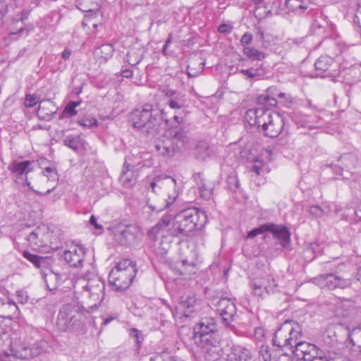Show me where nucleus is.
Listing matches in <instances>:
<instances>
[{"label":"nucleus","instance_id":"f257e3e1","mask_svg":"<svg viewBox=\"0 0 361 361\" xmlns=\"http://www.w3.org/2000/svg\"><path fill=\"white\" fill-rule=\"evenodd\" d=\"M152 196L147 200V207L157 212L169 209L176 201L182 189L181 183L168 176H157L151 181L148 187Z\"/></svg>","mask_w":361,"mask_h":361},{"label":"nucleus","instance_id":"f03ea898","mask_svg":"<svg viewBox=\"0 0 361 361\" xmlns=\"http://www.w3.org/2000/svg\"><path fill=\"white\" fill-rule=\"evenodd\" d=\"M130 120L134 128L140 129L148 137H154L160 128L161 121L166 123L169 122V118L164 109L159 110L150 104H146L142 109H135L130 115Z\"/></svg>","mask_w":361,"mask_h":361},{"label":"nucleus","instance_id":"7ed1b4c3","mask_svg":"<svg viewBox=\"0 0 361 361\" xmlns=\"http://www.w3.org/2000/svg\"><path fill=\"white\" fill-rule=\"evenodd\" d=\"M216 331V325L212 318L202 319L193 329L194 342L202 350L208 360H216L219 356L218 341L214 336Z\"/></svg>","mask_w":361,"mask_h":361},{"label":"nucleus","instance_id":"20e7f679","mask_svg":"<svg viewBox=\"0 0 361 361\" xmlns=\"http://www.w3.org/2000/svg\"><path fill=\"white\" fill-rule=\"evenodd\" d=\"M302 337V331L300 324L293 320H286L275 331L272 342L274 345L282 350H290Z\"/></svg>","mask_w":361,"mask_h":361},{"label":"nucleus","instance_id":"39448f33","mask_svg":"<svg viewBox=\"0 0 361 361\" xmlns=\"http://www.w3.org/2000/svg\"><path fill=\"white\" fill-rule=\"evenodd\" d=\"M135 264L128 259H123L109 274V285L116 290H123L131 284L136 274Z\"/></svg>","mask_w":361,"mask_h":361},{"label":"nucleus","instance_id":"423d86ee","mask_svg":"<svg viewBox=\"0 0 361 361\" xmlns=\"http://www.w3.org/2000/svg\"><path fill=\"white\" fill-rule=\"evenodd\" d=\"M206 218L204 212L196 209H187L176 214L174 220L177 236L188 235L190 232L200 228L206 223Z\"/></svg>","mask_w":361,"mask_h":361},{"label":"nucleus","instance_id":"0eeeda50","mask_svg":"<svg viewBox=\"0 0 361 361\" xmlns=\"http://www.w3.org/2000/svg\"><path fill=\"white\" fill-rule=\"evenodd\" d=\"M171 137L159 140L155 145L157 152L166 157H172L189 142L188 130L185 128H173Z\"/></svg>","mask_w":361,"mask_h":361},{"label":"nucleus","instance_id":"6e6552de","mask_svg":"<svg viewBox=\"0 0 361 361\" xmlns=\"http://www.w3.org/2000/svg\"><path fill=\"white\" fill-rule=\"evenodd\" d=\"M82 314L78 308L71 304L63 305L57 316L56 325L62 331H72L81 324Z\"/></svg>","mask_w":361,"mask_h":361},{"label":"nucleus","instance_id":"1a4fd4ad","mask_svg":"<svg viewBox=\"0 0 361 361\" xmlns=\"http://www.w3.org/2000/svg\"><path fill=\"white\" fill-rule=\"evenodd\" d=\"M174 217L175 214L172 213L167 212L164 214L154 226L148 231V237L152 240H155L159 235L161 238L168 235L177 237Z\"/></svg>","mask_w":361,"mask_h":361},{"label":"nucleus","instance_id":"9d476101","mask_svg":"<svg viewBox=\"0 0 361 361\" xmlns=\"http://www.w3.org/2000/svg\"><path fill=\"white\" fill-rule=\"evenodd\" d=\"M284 126L283 118L277 114L268 109L260 124L261 130L266 137H276L281 133Z\"/></svg>","mask_w":361,"mask_h":361},{"label":"nucleus","instance_id":"9b49d317","mask_svg":"<svg viewBox=\"0 0 361 361\" xmlns=\"http://www.w3.org/2000/svg\"><path fill=\"white\" fill-rule=\"evenodd\" d=\"M104 283L99 277H93L89 279L84 288L90 300L88 308L94 310L97 309L104 298Z\"/></svg>","mask_w":361,"mask_h":361},{"label":"nucleus","instance_id":"f8f14e48","mask_svg":"<svg viewBox=\"0 0 361 361\" xmlns=\"http://www.w3.org/2000/svg\"><path fill=\"white\" fill-rule=\"evenodd\" d=\"M140 233V229L135 225H124L116 230L114 238L121 245H131L136 243Z\"/></svg>","mask_w":361,"mask_h":361},{"label":"nucleus","instance_id":"ddd939ff","mask_svg":"<svg viewBox=\"0 0 361 361\" xmlns=\"http://www.w3.org/2000/svg\"><path fill=\"white\" fill-rule=\"evenodd\" d=\"M250 286L253 293L262 298L265 293H274V289L277 287V283L273 276L270 274L267 277L255 278L250 282Z\"/></svg>","mask_w":361,"mask_h":361},{"label":"nucleus","instance_id":"4468645a","mask_svg":"<svg viewBox=\"0 0 361 361\" xmlns=\"http://www.w3.org/2000/svg\"><path fill=\"white\" fill-rule=\"evenodd\" d=\"M314 280L318 285L322 287H326L329 290H334L336 288L343 289L350 284L348 279L334 274H322L315 278Z\"/></svg>","mask_w":361,"mask_h":361},{"label":"nucleus","instance_id":"2eb2a0df","mask_svg":"<svg viewBox=\"0 0 361 361\" xmlns=\"http://www.w3.org/2000/svg\"><path fill=\"white\" fill-rule=\"evenodd\" d=\"M317 75L322 78L336 77L338 64L329 56H321L314 63Z\"/></svg>","mask_w":361,"mask_h":361},{"label":"nucleus","instance_id":"dca6fc26","mask_svg":"<svg viewBox=\"0 0 361 361\" xmlns=\"http://www.w3.org/2000/svg\"><path fill=\"white\" fill-rule=\"evenodd\" d=\"M216 310L226 325L234 320L236 316L235 303L228 298H221L216 304Z\"/></svg>","mask_w":361,"mask_h":361},{"label":"nucleus","instance_id":"f3484780","mask_svg":"<svg viewBox=\"0 0 361 361\" xmlns=\"http://www.w3.org/2000/svg\"><path fill=\"white\" fill-rule=\"evenodd\" d=\"M268 232L272 234L274 238L279 240V245L282 247L287 249L290 247L291 234L286 226L282 224L269 223Z\"/></svg>","mask_w":361,"mask_h":361},{"label":"nucleus","instance_id":"a211bd4d","mask_svg":"<svg viewBox=\"0 0 361 361\" xmlns=\"http://www.w3.org/2000/svg\"><path fill=\"white\" fill-rule=\"evenodd\" d=\"M85 255V247L80 245H75L66 250L63 257L71 267L78 268L82 266Z\"/></svg>","mask_w":361,"mask_h":361},{"label":"nucleus","instance_id":"6ab92c4d","mask_svg":"<svg viewBox=\"0 0 361 361\" xmlns=\"http://www.w3.org/2000/svg\"><path fill=\"white\" fill-rule=\"evenodd\" d=\"M162 92L166 97V103L173 110H180L185 106V94L176 90L165 88Z\"/></svg>","mask_w":361,"mask_h":361},{"label":"nucleus","instance_id":"aec40b11","mask_svg":"<svg viewBox=\"0 0 361 361\" xmlns=\"http://www.w3.org/2000/svg\"><path fill=\"white\" fill-rule=\"evenodd\" d=\"M47 238V228L38 226L29 233L27 241L33 249L41 250L47 245L48 243Z\"/></svg>","mask_w":361,"mask_h":361},{"label":"nucleus","instance_id":"412c9836","mask_svg":"<svg viewBox=\"0 0 361 361\" xmlns=\"http://www.w3.org/2000/svg\"><path fill=\"white\" fill-rule=\"evenodd\" d=\"M298 359L307 361L312 356L310 353L312 351L319 350L317 349L314 345L310 344L307 342L298 340L293 345V348L289 350Z\"/></svg>","mask_w":361,"mask_h":361},{"label":"nucleus","instance_id":"4be33fe9","mask_svg":"<svg viewBox=\"0 0 361 361\" xmlns=\"http://www.w3.org/2000/svg\"><path fill=\"white\" fill-rule=\"evenodd\" d=\"M193 177L200 197L204 200L210 199L214 190L213 183L204 178L200 173L195 174Z\"/></svg>","mask_w":361,"mask_h":361},{"label":"nucleus","instance_id":"5701e85b","mask_svg":"<svg viewBox=\"0 0 361 361\" xmlns=\"http://www.w3.org/2000/svg\"><path fill=\"white\" fill-rule=\"evenodd\" d=\"M338 161L339 163L338 169L336 165H331L333 170H335L337 174H342L341 171L343 170L351 173L357 164V158L353 154H345L341 156Z\"/></svg>","mask_w":361,"mask_h":361},{"label":"nucleus","instance_id":"b1692460","mask_svg":"<svg viewBox=\"0 0 361 361\" xmlns=\"http://www.w3.org/2000/svg\"><path fill=\"white\" fill-rule=\"evenodd\" d=\"M57 111V107L49 99L41 101L37 111L38 118L43 121H50Z\"/></svg>","mask_w":361,"mask_h":361},{"label":"nucleus","instance_id":"393cba45","mask_svg":"<svg viewBox=\"0 0 361 361\" xmlns=\"http://www.w3.org/2000/svg\"><path fill=\"white\" fill-rule=\"evenodd\" d=\"M267 109L264 106L248 109L245 113V119L250 126H256L260 128V124L263 121L264 116Z\"/></svg>","mask_w":361,"mask_h":361},{"label":"nucleus","instance_id":"a878e982","mask_svg":"<svg viewBox=\"0 0 361 361\" xmlns=\"http://www.w3.org/2000/svg\"><path fill=\"white\" fill-rule=\"evenodd\" d=\"M33 161L25 160L19 161L14 160L11 162L8 166V169L13 173H15L17 176H21L23 175H27L28 173L32 171V164Z\"/></svg>","mask_w":361,"mask_h":361},{"label":"nucleus","instance_id":"bb28decb","mask_svg":"<svg viewBox=\"0 0 361 361\" xmlns=\"http://www.w3.org/2000/svg\"><path fill=\"white\" fill-rule=\"evenodd\" d=\"M252 357L250 350L241 345H233L229 355L231 361H251Z\"/></svg>","mask_w":361,"mask_h":361},{"label":"nucleus","instance_id":"cd10ccee","mask_svg":"<svg viewBox=\"0 0 361 361\" xmlns=\"http://www.w3.org/2000/svg\"><path fill=\"white\" fill-rule=\"evenodd\" d=\"M276 92L278 91L276 87H270L267 88L264 94L258 97V104L267 109H268L267 106H275L277 104L276 99L274 97L276 96Z\"/></svg>","mask_w":361,"mask_h":361},{"label":"nucleus","instance_id":"c85d7f7f","mask_svg":"<svg viewBox=\"0 0 361 361\" xmlns=\"http://www.w3.org/2000/svg\"><path fill=\"white\" fill-rule=\"evenodd\" d=\"M42 277L46 283L47 288L51 291L57 289L61 285L62 278L61 274L49 271L48 273L42 272Z\"/></svg>","mask_w":361,"mask_h":361},{"label":"nucleus","instance_id":"c756f323","mask_svg":"<svg viewBox=\"0 0 361 361\" xmlns=\"http://www.w3.org/2000/svg\"><path fill=\"white\" fill-rule=\"evenodd\" d=\"M143 48L132 47L126 54V61L132 66L138 64L143 59Z\"/></svg>","mask_w":361,"mask_h":361},{"label":"nucleus","instance_id":"7c9ffc66","mask_svg":"<svg viewBox=\"0 0 361 361\" xmlns=\"http://www.w3.org/2000/svg\"><path fill=\"white\" fill-rule=\"evenodd\" d=\"M196 302L194 295H184L179 299V305L180 308L185 309L186 312L184 314L188 317L189 313L193 312V306Z\"/></svg>","mask_w":361,"mask_h":361},{"label":"nucleus","instance_id":"2f4dec72","mask_svg":"<svg viewBox=\"0 0 361 361\" xmlns=\"http://www.w3.org/2000/svg\"><path fill=\"white\" fill-rule=\"evenodd\" d=\"M212 153V149L206 141H200L196 146V156L200 160H205Z\"/></svg>","mask_w":361,"mask_h":361},{"label":"nucleus","instance_id":"473e14b6","mask_svg":"<svg viewBox=\"0 0 361 361\" xmlns=\"http://www.w3.org/2000/svg\"><path fill=\"white\" fill-rule=\"evenodd\" d=\"M114 48L111 44H104L95 49V54L99 57L107 61L114 54Z\"/></svg>","mask_w":361,"mask_h":361},{"label":"nucleus","instance_id":"72a5a7b5","mask_svg":"<svg viewBox=\"0 0 361 361\" xmlns=\"http://www.w3.org/2000/svg\"><path fill=\"white\" fill-rule=\"evenodd\" d=\"M133 175L132 172H129L128 165L126 163L123 164L121 174L119 178L120 182L125 187H130L133 185L134 180L133 178Z\"/></svg>","mask_w":361,"mask_h":361},{"label":"nucleus","instance_id":"f704fd0d","mask_svg":"<svg viewBox=\"0 0 361 361\" xmlns=\"http://www.w3.org/2000/svg\"><path fill=\"white\" fill-rule=\"evenodd\" d=\"M23 257L32 262L37 268L44 267L47 265V258L33 255L27 251L23 252Z\"/></svg>","mask_w":361,"mask_h":361},{"label":"nucleus","instance_id":"c9c22d12","mask_svg":"<svg viewBox=\"0 0 361 361\" xmlns=\"http://www.w3.org/2000/svg\"><path fill=\"white\" fill-rule=\"evenodd\" d=\"M350 341L354 346H357L361 353V327H356L348 332Z\"/></svg>","mask_w":361,"mask_h":361},{"label":"nucleus","instance_id":"e433bc0d","mask_svg":"<svg viewBox=\"0 0 361 361\" xmlns=\"http://www.w3.org/2000/svg\"><path fill=\"white\" fill-rule=\"evenodd\" d=\"M243 53L245 54L248 58L252 59V60H262L265 58V54L259 51V50L250 47H245L243 48Z\"/></svg>","mask_w":361,"mask_h":361},{"label":"nucleus","instance_id":"4c0bfd02","mask_svg":"<svg viewBox=\"0 0 361 361\" xmlns=\"http://www.w3.org/2000/svg\"><path fill=\"white\" fill-rule=\"evenodd\" d=\"M63 142L65 146L77 151L80 145V136L68 135Z\"/></svg>","mask_w":361,"mask_h":361},{"label":"nucleus","instance_id":"58836bf2","mask_svg":"<svg viewBox=\"0 0 361 361\" xmlns=\"http://www.w3.org/2000/svg\"><path fill=\"white\" fill-rule=\"evenodd\" d=\"M80 104V102H69L62 113V116L72 117L75 116L77 114L75 108L78 107Z\"/></svg>","mask_w":361,"mask_h":361},{"label":"nucleus","instance_id":"ea45409f","mask_svg":"<svg viewBox=\"0 0 361 361\" xmlns=\"http://www.w3.org/2000/svg\"><path fill=\"white\" fill-rule=\"evenodd\" d=\"M269 223L260 225L257 228H255L247 234L246 238H254L258 235L268 232Z\"/></svg>","mask_w":361,"mask_h":361},{"label":"nucleus","instance_id":"a19ab883","mask_svg":"<svg viewBox=\"0 0 361 361\" xmlns=\"http://www.w3.org/2000/svg\"><path fill=\"white\" fill-rule=\"evenodd\" d=\"M3 305H4L7 309H11L12 312L11 315H4V317L11 319L18 317L20 314L18 307L16 305L14 301L8 300L7 303H3Z\"/></svg>","mask_w":361,"mask_h":361},{"label":"nucleus","instance_id":"79ce46f5","mask_svg":"<svg viewBox=\"0 0 361 361\" xmlns=\"http://www.w3.org/2000/svg\"><path fill=\"white\" fill-rule=\"evenodd\" d=\"M252 171H254L256 175L259 176L262 173L267 171V164L259 159H257L252 166Z\"/></svg>","mask_w":361,"mask_h":361},{"label":"nucleus","instance_id":"37998d69","mask_svg":"<svg viewBox=\"0 0 361 361\" xmlns=\"http://www.w3.org/2000/svg\"><path fill=\"white\" fill-rule=\"evenodd\" d=\"M329 353L330 351L316 350V354L312 355V357L307 361H329Z\"/></svg>","mask_w":361,"mask_h":361},{"label":"nucleus","instance_id":"c03bdc74","mask_svg":"<svg viewBox=\"0 0 361 361\" xmlns=\"http://www.w3.org/2000/svg\"><path fill=\"white\" fill-rule=\"evenodd\" d=\"M192 63H191L188 66L186 73L190 78H195L199 75L200 73L203 71L204 69V63L200 62L198 64V68L195 69L192 67Z\"/></svg>","mask_w":361,"mask_h":361},{"label":"nucleus","instance_id":"a18cd8bd","mask_svg":"<svg viewBox=\"0 0 361 361\" xmlns=\"http://www.w3.org/2000/svg\"><path fill=\"white\" fill-rule=\"evenodd\" d=\"M227 183L229 190L231 191H235L240 185L238 179L235 175H230L228 176Z\"/></svg>","mask_w":361,"mask_h":361},{"label":"nucleus","instance_id":"49530a36","mask_svg":"<svg viewBox=\"0 0 361 361\" xmlns=\"http://www.w3.org/2000/svg\"><path fill=\"white\" fill-rule=\"evenodd\" d=\"M78 123L86 128H90L92 126H97L98 125V122L94 118H83L78 121Z\"/></svg>","mask_w":361,"mask_h":361},{"label":"nucleus","instance_id":"de8ad7c7","mask_svg":"<svg viewBox=\"0 0 361 361\" xmlns=\"http://www.w3.org/2000/svg\"><path fill=\"white\" fill-rule=\"evenodd\" d=\"M254 338L257 341L263 342L266 338V331L262 327H256L254 331Z\"/></svg>","mask_w":361,"mask_h":361},{"label":"nucleus","instance_id":"09e8293b","mask_svg":"<svg viewBox=\"0 0 361 361\" xmlns=\"http://www.w3.org/2000/svg\"><path fill=\"white\" fill-rule=\"evenodd\" d=\"M252 35L249 32H246L243 35L240 40V42L241 45L243 47V48L245 47H248V45L252 42Z\"/></svg>","mask_w":361,"mask_h":361},{"label":"nucleus","instance_id":"8fccbe9b","mask_svg":"<svg viewBox=\"0 0 361 361\" xmlns=\"http://www.w3.org/2000/svg\"><path fill=\"white\" fill-rule=\"evenodd\" d=\"M16 296L18 302L21 304L27 303L29 298L27 291L23 289L16 291Z\"/></svg>","mask_w":361,"mask_h":361},{"label":"nucleus","instance_id":"3c124183","mask_svg":"<svg viewBox=\"0 0 361 361\" xmlns=\"http://www.w3.org/2000/svg\"><path fill=\"white\" fill-rule=\"evenodd\" d=\"M309 212L311 215L316 218L321 217L324 214L323 209L319 206L317 205L311 206L310 207Z\"/></svg>","mask_w":361,"mask_h":361},{"label":"nucleus","instance_id":"603ef678","mask_svg":"<svg viewBox=\"0 0 361 361\" xmlns=\"http://www.w3.org/2000/svg\"><path fill=\"white\" fill-rule=\"evenodd\" d=\"M43 173L47 176L49 180H56L58 178L56 171L54 168L47 167L43 171Z\"/></svg>","mask_w":361,"mask_h":361},{"label":"nucleus","instance_id":"864d4df0","mask_svg":"<svg viewBox=\"0 0 361 361\" xmlns=\"http://www.w3.org/2000/svg\"><path fill=\"white\" fill-rule=\"evenodd\" d=\"M130 335L132 337L135 338V340H136V343H137V348H140V345L142 342V338L141 336V333L140 331H139L138 330H137L136 329H130Z\"/></svg>","mask_w":361,"mask_h":361},{"label":"nucleus","instance_id":"5fc2aeb1","mask_svg":"<svg viewBox=\"0 0 361 361\" xmlns=\"http://www.w3.org/2000/svg\"><path fill=\"white\" fill-rule=\"evenodd\" d=\"M37 102V97L35 95L27 94L25 97V104L26 106L32 107Z\"/></svg>","mask_w":361,"mask_h":361},{"label":"nucleus","instance_id":"6e6d98bb","mask_svg":"<svg viewBox=\"0 0 361 361\" xmlns=\"http://www.w3.org/2000/svg\"><path fill=\"white\" fill-rule=\"evenodd\" d=\"M172 34H169L166 41L165 42V44L163 47L162 53L164 56H169L170 55V53L167 51L168 47L171 44L172 42Z\"/></svg>","mask_w":361,"mask_h":361},{"label":"nucleus","instance_id":"4d7b16f0","mask_svg":"<svg viewBox=\"0 0 361 361\" xmlns=\"http://www.w3.org/2000/svg\"><path fill=\"white\" fill-rule=\"evenodd\" d=\"M218 31L221 33H228L231 31V27L228 25L223 23L219 26Z\"/></svg>","mask_w":361,"mask_h":361},{"label":"nucleus","instance_id":"13d9d810","mask_svg":"<svg viewBox=\"0 0 361 361\" xmlns=\"http://www.w3.org/2000/svg\"><path fill=\"white\" fill-rule=\"evenodd\" d=\"M353 23L356 30L360 32L361 36V19H360L357 16H355L353 19Z\"/></svg>","mask_w":361,"mask_h":361},{"label":"nucleus","instance_id":"bf43d9fd","mask_svg":"<svg viewBox=\"0 0 361 361\" xmlns=\"http://www.w3.org/2000/svg\"><path fill=\"white\" fill-rule=\"evenodd\" d=\"M90 223L91 225H93L94 226V228H97V229L101 230L103 228L102 225L98 224L97 223V218L95 217L94 215H92L90 216Z\"/></svg>","mask_w":361,"mask_h":361},{"label":"nucleus","instance_id":"052dcab7","mask_svg":"<svg viewBox=\"0 0 361 361\" xmlns=\"http://www.w3.org/2000/svg\"><path fill=\"white\" fill-rule=\"evenodd\" d=\"M133 72L130 69H123L121 71V76L126 78H130L133 76Z\"/></svg>","mask_w":361,"mask_h":361},{"label":"nucleus","instance_id":"680f3d73","mask_svg":"<svg viewBox=\"0 0 361 361\" xmlns=\"http://www.w3.org/2000/svg\"><path fill=\"white\" fill-rule=\"evenodd\" d=\"M7 11V4L5 1L0 0V15H5Z\"/></svg>","mask_w":361,"mask_h":361},{"label":"nucleus","instance_id":"e2e57ef3","mask_svg":"<svg viewBox=\"0 0 361 361\" xmlns=\"http://www.w3.org/2000/svg\"><path fill=\"white\" fill-rule=\"evenodd\" d=\"M240 73L248 78H253V74L250 69H242Z\"/></svg>","mask_w":361,"mask_h":361},{"label":"nucleus","instance_id":"0e129e2a","mask_svg":"<svg viewBox=\"0 0 361 361\" xmlns=\"http://www.w3.org/2000/svg\"><path fill=\"white\" fill-rule=\"evenodd\" d=\"M250 70L253 74V78H259L262 75L261 71L258 68H251Z\"/></svg>","mask_w":361,"mask_h":361},{"label":"nucleus","instance_id":"69168bd1","mask_svg":"<svg viewBox=\"0 0 361 361\" xmlns=\"http://www.w3.org/2000/svg\"><path fill=\"white\" fill-rule=\"evenodd\" d=\"M71 55V50L69 49H65L62 52V58L64 59H68Z\"/></svg>","mask_w":361,"mask_h":361},{"label":"nucleus","instance_id":"338daca9","mask_svg":"<svg viewBox=\"0 0 361 361\" xmlns=\"http://www.w3.org/2000/svg\"><path fill=\"white\" fill-rule=\"evenodd\" d=\"M173 119L177 124H180L183 121V118L177 115H173Z\"/></svg>","mask_w":361,"mask_h":361},{"label":"nucleus","instance_id":"774afa93","mask_svg":"<svg viewBox=\"0 0 361 361\" xmlns=\"http://www.w3.org/2000/svg\"><path fill=\"white\" fill-rule=\"evenodd\" d=\"M355 216L356 218L357 219V221H361V205L355 211Z\"/></svg>","mask_w":361,"mask_h":361}]
</instances>
